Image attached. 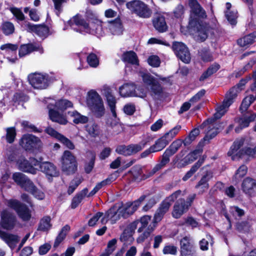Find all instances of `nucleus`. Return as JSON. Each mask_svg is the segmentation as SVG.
<instances>
[{
	"mask_svg": "<svg viewBox=\"0 0 256 256\" xmlns=\"http://www.w3.org/2000/svg\"><path fill=\"white\" fill-rule=\"evenodd\" d=\"M140 76L148 86L151 96L155 98H160L163 94L164 89L159 81L146 72H140Z\"/></svg>",
	"mask_w": 256,
	"mask_h": 256,
	"instance_id": "1",
	"label": "nucleus"
},
{
	"mask_svg": "<svg viewBox=\"0 0 256 256\" xmlns=\"http://www.w3.org/2000/svg\"><path fill=\"white\" fill-rule=\"evenodd\" d=\"M127 8L142 18H149L152 10L144 2L140 0H132L126 4Z\"/></svg>",
	"mask_w": 256,
	"mask_h": 256,
	"instance_id": "2",
	"label": "nucleus"
},
{
	"mask_svg": "<svg viewBox=\"0 0 256 256\" xmlns=\"http://www.w3.org/2000/svg\"><path fill=\"white\" fill-rule=\"evenodd\" d=\"M87 103L92 110L98 116H101L104 112L102 99L96 92L90 90L88 94Z\"/></svg>",
	"mask_w": 256,
	"mask_h": 256,
	"instance_id": "3",
	"label": "nucleus"
},
{
	"mask_svg": "<svg viewBox=\"0 0 256 256\" xmlns=\"http://www.w3.org/2000/svg\"><path fill=\"white\" fill-rule=\"evenodd\" d=\"M78 163L76 157L68 150L64 152L62 156V170L66 175L74 174L77 170Z\"/></svg>",
	"mask_w": 256,
	"mask_h": 256,
	"instance_id": "4",
	"label": "nucleus"
},
{
	"mask_svg": "<svg viewBox=\"0 0 256 256\" xmlns=\"http://www.w3.org/2000/svg\"><path fill=\"white\" fill-rule=\"evenodd\" d=\"M240 90L236 87H233L226 94L222 104L217 108L216 112L214 114L215 119L220 118L228 110V108L234 102Z\"/></svg>",
	"mask_w": 256,
	"mask_h": 256,
	"instance_id": "5",
	"label": "nucleus"
},
{
	"mask_svg": "<svg viewBox=\"0 0 256 256\" xmlns=\"http://www.w3.org/2000/svg\"><path fill=\"white\" fill-rule=\"evenodd\" d=\"M181 194L182 191L180 190H176L162 202L155 213L154 216V220L155 222H157L162 220L164 216L168 210L172 202H174Z\"/></svg>",
	"mask_w": 256,
	"mask_h": 256,
	"instance_id": "6",
	"label": "nucleus"
},
{
	"mask_svg": "<svg viewBox=\"0 0 256 256\" xmlns=\"http://www.w3.org/2000/svg\"><path fill=\"white\" fill-rule=\"evenodd\" d=\"M6 204L8 207L14 210L22 220L28 221L30 219V211L26 205L18 200L14 199L7 200Z\"/></svg>",
	"mask_w": 256,
	"mask_h": 256,
	"instance_id": "7",
	"label": "nucleus"
},
{
	"mask_svg": "<svg viewBox=\"0 0 256 256\" xmlns=\"http://www.w3.org/2000/svg\"><path fill=\"white\" fill-rule=\"evenodd\" d=\"M150 142V138H148L138 144H130L127 146L120 145L116 147V152L120 154L125 156H130L142 150Z\"/></svg>",
	"mask_w": 256,
	"mask_h": 256,
	"instance_id": "8",
	"label": "nucleus"
},
{
	"mask_svg": "<svg viewBox=\"0 0 256 256\" xmlns=\"http://www.w3.org/2000/svg\"><path fill=\"white\" fill-rule=\"evenodd\" d=\"M30 84L35 88L45 89L49 85L50 78L46 74L34 73L28 76Z\"/></svg>",
	"mask_w": 256,
	"mask_h": 256,
	"instance_id": "9",
	"label": "nucleus"
},
{
	"mask_svg": "<svg viewBox=\"0 0 256 256\" xmlns=\"http://www.w3.org/2000/svg\"><path fill=\"white\" fill-rule=\"evenodd\" d=\"M172 48L177 58L185 64H188L191 55L187 46L182 42H174Z\"/></svg>",
	"mask_w": 256,
	"mask_h": 256,
	"instance_id": "10",
	"label": "nucleus"
},
{
	"mask_svg": "<svg viewBox=\"0 0 256 256\" xmlns=\"http://www.w3.org/2000/svg\"><path fill=\"white\" fill-rule=\"evenodd\" d=\"M16 162V166L20 170L32 174H36V169L34 166L39 164V162L36 158H30L28 160L24 156L18 157Z\"/></svg>",
	"mask_w": 256,
	"mask_h": 256,
	"instance_id": "11",
	"label": "nucleus"
},
{
	"mask_svg": "<svg viewBox=\"0 0 256 256\" xmlns=\"http://www.w3.org/2000/svg\"><path fill=\"white\" fill-rule=\"evenodd\" d=\"M20 144L26 150H33L42 146L40 140L30 134H26L22 136L20 140Z\"/></svg>",
	"mask_w": 256,
	"mask_h": 256,
	"instance_id": "12",
	"label": "nucleus"
},
{
	"mask_svg": "<svg viewBox=\"0 0 256 256\" xmlns=\"http://www.w3.org/2000/svg\"><path fill=\"white\" fill-rule=\"evenodd\" d=\"M180 248L181 256H196L192 240L189 236H186L181 239Z\"/></svg>",
	"mask_w": 256,
	"mask_h": 256,
	"instance_id": "13",
	"label": "nucleus"
},
{
	"mask_svg": "<svg viewBox=\"0 0 256 256\" xmlns=\"http://www.w3.org/2000/svg\"><path fill=\"white\" fill-rule=\"evenodd\" d=\"M145 198V196H142L138 200L132 202H128L122 204L121 206H118L120 212L122 213L123 218H126L132 214L137 210L141 202L144 200Z\"/></svg>",
	"mask_w": 256,
	"mask_h": 256,
	"instance_id": "14",
	"label": "nucleus"
},
{
	"mask_svg": "<svg viewBox=\"0 0 256 256\" xmlns=\"http://www.w3.org/2000/svg\"><path fill=\"white\" fill-rule=\"evenodd\" d=\"M103 90L104 93L106 98L108 105L110 108L111 112L112 113V115L115 118L114 126H115L116 128H118V130H120L121 127L118 124V122L116 119V98L112 94V91L109 88L104 87ZM110 125L112 127L113 126L112 124H110Z\"/></svg>",
	"mask_w": 256,
	"mask_h": 256,
	"instance_id": "15",
	"label": "nucleus"
},
{
	"mask_svg": "<svg viewBox=\"0 0 256 256\" xmlns=\"http://www.w3.org/2000/svg\"><path fill=\"white\" fill-rule=\"evenodd\" d=\"M16 222V217L12 212L7 210L2 212L0 224L4 228L12 230L14 228Z\"/></svg>",
	"mask_w": 256,
	"mask_h": 256,
	"instance_id": "16",
	"label": "nucleus"
},
{
	"mask_svg": "<svg viewBox=\"0 0 256 256\" xmlns=\"http://www.w3.org/2000/svg\"><path fill=\"white\" fill-rule=\"evenodd\" d=\"M121 217H123V214L122 212H120L119 206H114L105 213L104 216L101 219V222L102 224H106L108 220H110L112 224H114Z\"/></svg>",
	"mask_w": 256,
	"mask_h": 256,
	"instance_id": "17",
	"label": "nucleus"
},
{
	"mask_svg": "<svg viewBox=\"0 0 256 256\" xmlns=\"http://www.w3.org/2000/svg\"><path fill=\"white\" fill-rule=\"evenodd\" d=\"M190 206L189 202H186L184 198H180L178 200L173 208L172 216L176 218H180L185 213Z\"/></svg>",
	"mask_w": 256,
	"mask_h": 256,
	"instance_id": "18",
	"label": "nucleus"
},
{
	"mask_svg": "<svg viewBox=\"0 0 256 256\" xmlns=\"http://www.w3.org/2000/svg\"><path fill=\"white\" fill-rule=\"evenodd\" d=\"M26 26L28 32H34L38 36L44 38H46L49 35L50 28L44 24H34L28 22Z\"/></svg>",
	"mask_w": 256,
	"mask_h": 256,
	"instance_id": "19",
	"label": "nucleus"
},
{
	"mask_svg": "<svg viewBox=\"0 0 256 256\" xmlns=\"http://www.w3.org/2000/svg\"><path fill=\"white\" fill-rule=\"evenodd\" d=\"M38 166H39L40 171L45 174L48 178L56 177L59 174V172L56 166L50 162H39Z\"/></svg>",
	"mask_w": 256,
	"mask_h": 256,
	"instance_id": "20",
	"label": "nucleus"
},
{
	"mask_svg": "<svg viewBox=\"0 0 256 256\" xmlns=\"http://www.w3.org/2000/svg\"><path fill=\"white\" fill-rule=\"evenodd\" d=\"M48 108L49 110L50 118L52 122H58L60 124H66L68 123V120L65 116L54 110L56 108H54L53 103H49L48 105Z\"/></svg>",
	"mask_w": 256,
	"mask_h": 256,
	"instance_id": "21",
	"label": "nucleus"
},
{
	"mask_svg": "<svg viewBox=\"0 0 256 256\" xmlns=\"http://www.w3.org/2000/svg\"><path fill=\"white\" fill-rule=\"evenodd\" d=\"M68 24L71 26L74 24L78 26H80L87 33L92 32V29L89 24L78 14L74 16L72 20H69L68 21Z\"/></svg>",
	"mask_w": 256,
	"mask_h": 256,
	"instance_id": "22",
	"label": "nucleus"
},
{
	"mask_svg": "<svg viewBox=\"0 0 256 256\" xmlns=\"http://www.w3.org/2000/svg\"><path fill=\"white\" fill-rule=\"evenodd\" d=\"M243 144L244 140H242L234 142L228 152V156H230L232 160H236L242 157L244 152H242V150H239V149L242 146Z\"/></svg>",
	"mask_w": 256,
	"mask_h": 256,
	"instance_id": "23",
	"label": "nucleus"
},
{
	"mask_svg": "<svg viewBox=\"0 0 256 256\" xmlns=\"http://www.w3.org/2000/svg\"><path fill=\"white\" fill-rule=\"evenodd\" d=\"M18 48V44H13L11 43H7L4 44L0 46V50H4L6 54L14 55V57L11 58L8 56L7 58L10 62H14L15 60L17 59L16 52Z\"/></svg>",
	"mask_w": 256,
	"mask_h": 256,
	"instance_id": "24",
	"label": "nucleus"
},
{
	"mask_svg": "<svg viewBox=\"0 0 256 256\" xmlns=\"http://www.w3.org/2000/svg\"><path fill=\"white\" fill-rule=\"evenodd\" d=\"M109 29L113 35H121L124 31V26L120 18L118 16L114 20L108 22Z\"/></svg>",
	"mask_w": 256,
	"mask_h": 256,
	"instance_id": "25",
	"label": "nucleus"
},
{
	"mask_svg": "<svg viewBox=\"0 0 256 256\" xmlns=\"http://www.w3.org/2000/svg\"><path fill=\"white\" fill-rule=\"evenodd\" d=\"M152 22L154 27L158 32L163 33L167 31L168 26L164 16L158 15L153 18Z\"/></svg>",
	"mask_w": 256,
	"mask_h": 256,
	"instance_id": "26",
	"label": "nucleus"
},
{
	"mask_svg": "<svg viewBox=\"0 0 256 256\" xmlns=\"http://www.w3.org/2000/svg\"><path fill=\"white\" fill-rule=\"evenodd\" d=\"M213 118H209L202 124V126H208V131L206 132L204 138L212 139L214 138L218 132V128L217 125L213 124Z\"/></svg>",
	"mask_w": 256,
	"mask_h": 256,
	"instance_id": "27",
	"label": "nucleus"
},
{
	"mask_svg": "<svg viewBox=\"0 0 256 256\" xmlns=\"http://www.w3.org/2000/svg\"><path fill=\"white\" fill-rule=\"evenodd\" d=\"M256 39V30L252 32L237 40V44L240 47L248 48L252 44Z\"/></svg>",
	"mask_w": 256,
	"mask_h": 256,
	"instance_id": "28",
	"label": "nucleus"
},
{
	"mask_svg": "<svg viewBox=\"0 0 256 256\" xmlns=\"http://www.w3.org/2000/svg\"><path fill=\"white\" fill-rule=\"evenodd\" d=\"M40 46L36 44L28 43L22 44L18 49V55L20 58L26 56L34 52L38 51Z\"/></svg>",
	"mask_w": 256,
	"mask_h": 256,
	"instance_id": "29",
	"label": "nucleus"
},
{
	"mask_svg": "<svg viewBox=\"0 0 256 256\" xmlns=\"http://www.w3.org/2000/svg\"><path fill=\"white\" fill-rule=\"evenodd\" d=\"M172 156V154H170V153L166 150L162 156V158L159 164H156L152 168V170L148 172L147 176H145V178H146L152 176L156 172L164 166L167 164L169 162L170 157Z\"/></svg>",
	"mask_w": 256,
	"mask_h": 256,
	"instance_id": "30",
	"label": "nucleus"
},
{
	"mask_svg": "<svg viewBox=\"0 0 256 256\" xmlns=\"http://www.w3.org/2000/svg\"><path fill=\"white\" fill-rule=\"evenodd\" d=\"M0 238L7 244L12 249H14L15 248L19 240L18 237L17 236L10 234L1 230H0Z\"/></svg>",
	"mask_w": 256,
	"mask_h": 256,
	"instance_id": "31",
	"label": "nucleus"
},
{
	"mask_svg": "<svg viewBox=\"0 0 256 256\" xmlns=\"http://www.w3.org/2000/svg\"><path fill=\"white\" fill-rule=\"evenodd\" d=\"M122 60L128 64H139V60L136 54L133 50L126 51L122 55Z\"/></svg>",
	"mask_w": 256,
	"mask_h": 256,
	"instance_id": "32",
	"label": "nucleus"
},
{
	"mask_svg": "<svg viewBox=\"0 0 256 256\" xmlns=\"http://www.w3.org/2000/svg\"><path fill=\"white\" fill-rule=\"evenodd\" d=\"M135 86L132 84H126L119 88L120 95L122 97L134 96Z\"/></svg>",
	"mask_w": 256,
	"mask_h": 256,
	"instance_id": "33",
	"label": "nucleus"
},
{
	"mask_svg": "<svg viewBox=\"0 0 256 256\" xmlns=\"http://www.w3.org/2000/svg\"><path fill=\"white\" fill-rule=\"evenodd\" d=\"M256 186V180L247 177L244 179L242 184V188L243 192L246 194H250L254 188Z\"/></svg>",
	"mask_w": 256,
	"mask_h": 256,
	"instance_id": "34",
	"label": "nucleus"
},
{
	"mask_svg": "<svg viewBox=\"0 0 256 256\" xmlns=\"http://www.w3.org/2000/svg\"><path fill=\"white\" fill-rule=\"evenodd\" d=\"M202 152V150L200 149L196 150H194L193 152L190 153L188 154L184 160H182V162H184L182 164H180L179 167L182 168L184 167L190 163H192V162H194V160H196L198 155H200Z\"/></svg>",
	"mask_w": 256,
	"mask_h": 256,
	"instance_id": "35",
	"label": "nucleus"
},
{
	"mask_svg": "<svg viewBox=\"0 0 256 256\" xmlns=\"http://www.w3.org/2000/svg\"><path fill=\"white\" fill-rule=\"evenodd\" d=\"M88 192V190L84 188L72 200L71 208L73 209L76 208L85 198Z\"/></svg>",
	"mask_w": 256,
	"mask_h": 256,
	"instance_id": "36",
	"label": "nucleus"
},
{
	"mask_svg": "<svg viewBox=\"0 0 256 256\" xmlns=\"http://www.w3.org/2000/svg\"><path fill=\"white\" fill-rule=\"evenodd\" d=\"M68 114L73 118L72 121L76 124H84L88 121V118L82 115L76 111L68 112Z\"/></svg>",
	"mask_w": 256,
	"mask_h": 256,
	"instance_id": "37",
	"label": "nucleus"
},
{
	"mask_svg": "<svg viewBox=\"0 0 256 256\" xmlns=\"http://www.w3.org/2000/svg\"><path fill=\"white\" fill-rule=\"evenodd\" d=\"M212 173L211 172H207L202 178L200 180L196 186V188H202L207 190L208 188V182L212 178Z\"/></svg>",
	"mask_w": 256,
	"mask_h": 256,
	"instance_id": "38",
	"label": "nucleus"
},
{
	"mask_svg": "<svg viewBox=\"0 0 256 256\" xmlns=\"http://www.w3.org/2000/svg\"><path fill=\"white\" fill-rule=\"evenodd\" d=\"M169 142L163 136L160 138H158L154 143V144L152 146V148L154 152H159L164 149L168 144Z\"/></svg>",
	"mask_w": 256,
	"mask_h": 256,
	"instance_id": "39",
	"label": "nucleus"
},
{
	"mask_svg": "<svg viewBox=\"0 0 256 256\" xmlns=\"http://www.w3.org/2000/svg\"><path fill=\"white\" fill-rule=\"evenodd\" d=\"M86 156L90 158V162L86 164L84 170L86 173H90L94 166L96 154L92 152L89 151L86 152Z\"/></svg>",
	"mask_w": 256,
	"mask_h": 256,
	"instance_id": "40",
	"label": "nucleus"
},
{
	"mask_svg": "<svg viewBox=\"0 0 256 256\" xmlns=\"http://www.w3.org/2000/svg\"><path fill=\"white\" fill-rule=\"evenodd\" d=\"M54 104V108L58 110H64L67 108L72 106V104L71 102L67 100H60L56 102H52Z\"/></svg>",
	"mask_w": 256,
	"mask_h": 256,
	"instance_id": "41",
	"label": "nucleus"
},
{
	"mask_svg": "<svg viewBox=\"0 0 256 256\" xmlns=\"http://www.w3.org/2000/svg\"><path fill=\"white\" fill-rule=\"evenodd\" d=\"M198 54L201 60L204 62L213 60V56L208 49L204 48L198 52Z\"/></svg>",
	"mask_w": 256,
	"mask_h": 256,
	"instance_id": "42",
	"label": "nucleus"
},
{
	"mask_svg": "<svg viewBox=\"0 0 256 256\" xmlns=\"http://www.w3.org/2000/svg\"><path fill=\"white\" fill-rule=\"evenodd\" d=\"M182 143L183 141L181 140H176L171 144L170 146L166 150L170 153V154L172 156L182 146Z\"/></svg>",
	"mask_w": 256,
	"mask_h": 256,
	"instance_id": "43",
	"label": "nucleus"
},
{
	"mask_svg": "<svg viewBox=\"0 0 256 256\" xmlns=\"http://www.w3.org/2000/svg\"><path fill=\"white\" fill-rule=\"evenodd\" d=\"M197 33L200 42H204L208 36V28L203 25L200 24L197 27Z\"/></svg>",
	"mask_w": 256,
	"mask_h": 256,
	"instance_id": "44",
	"label": "nucleus"
},
{
	"mask_svg": "<svg viewBox=\"0 0 256 256\" xmlns=\"http://www.w3.org/2000/svg\"><path fill=\"white\" fill-rule=\"evenodd\" d=\"M112 179L113 178L112 176H110L102 182L98 183L94 189L89 193L88 196H94L103 186L110 184L113 180Z\"/></svg>",
	"mask_w": 256,
	"mask_h": 256,
	"instance_id": "45",
	"label": "nucleus"
},
{
	"mask_svg": "<svg viewBox=\"0 0 256 256\" xmlns=\"http://www.w3.org/2000/svg\"><path fill=\"white\" fill-rule=\"evenodd\" d=\"M256 100V98L253 95L246 96L242 102L240 107V110L243 112L246 111L250 106Z\"/></svg>",
	"mask_w": 256,
	"mask_h": 256,
	"instance_id": "46",
	"label": "nucleus"
},
{
	"mask_svg": "<svg viewBox=\"0 0 256 256\" xmlns=\"http://www.w3.org/2000/svg\"><path fill=\"white\" fill-rule=\"evenodd\" d=\"M14 26L10 22H5L2 24V30L6 36L12 34L14 32Z\"/></svg>",
	"mask_w": 256,
	"mask_h": 256,
	"instance_id": "47",
	"label": "nucleus"
},
{
	"mask_svg": "<svg viewBox=\"0 0 256 256\" xmlns=\"http://www.w3.org/2000/svg\"><path fill=\"white\" fill-rule=\"evenodd\" d=\"M214 241L210 235H206L205 238H202L200 242V248L202 250H206L208 249L209 244L212 246Z\"/></svg>",
	"mask_w": 256,
	"mask_h": 256,
	"instance_id": "48",
	"label": "nucleus"
},
{
	"mask_svg": "<svg viewBox=\"0 0 256 256\" xmlns=\"http://www.w3.org/2000/svg\"><path fill=\"white\" fill-rule=\"evenodd\" d=\"M220 68L219 65H212L200 78V81H204Z\"/></svg>",
	"mask_w": 256,
	"mask_h": 256,
	"instance_id": "49",
	"label": "nucleus"
},
{
	"mask_svg": "<svg viewBox=\"0 0 256 256\" xmlns=\"http://www.w3.org/2000/svg\"><path fill=\"white\" fill-rule=\"evenodd\" d=\"M225 16L229 23L232 26L237 24L238 12L234 11H226Z\"/></svg>",
	"mask_w": 256,
	"mask_h": 256,
	"instance_id": "50",
	"label": "nucleus"
},
{
	"mask_svg": "<svg viewBox=\"0 0 256 256\" xmlns=\"http://www.w3.org/2000/svg\"><path fill=\"white\" fill-rule=\"evenodd\" d=\"M132 234L129 232L128 230H124L120 236V240L125 244H130L132 243L134 238L132 236Z\"/></svg>",
	"mask_w": 256,
	"mask_h": 256,
	"instance_id": "51",
	"label": "nucleus"
},
{
	"mask_svg": "<svg viewBox=\"0 0 256 256\" xmlns=\"http://www.w3.org/2000/svg\"><path fill=\"white\" fill-rule=\"evenodd\" d=\"M200 134V130L198 128L194 129L184 140L183 143L184 146L189 145Z\"/></svg>",
	"mask_w": 256,
	"mask_h": 256,
	"instance_id": "52",
	"label": "nucleus"
},
{
	"mask_svg": "<svg viewBox=\"0 0 256 256\" xmlns=\"http://www.w3.org/2000/svg\"><path fill=\"white\" fill-rule=\"evenodd\" d=\"M51 226L50 217L46 216L41 220L38 228L40 230L46 231L48 230Z\"/></svg>",
	"mask_w": 256,
	"mask_h": 256,
	"instance_id": "53",
	"label": "nucleus"
},
{
	"mask_svg": "<svg viewBox=\"0 0 256 256\" xmlns=\"http://www.w3.org/2000/svg\"><path fill=\"white\" fill-rule=\"evenodd\" d=\"M14 181L20 186L28 178L24 174L20 172H16L12 175Z\"/></svg>",
	"mask_w": 256,
	"mask_h": 256,
	"instance_id": "54",
	"label": "nucleus"
},
{
	"mask_svg": "<svg viewBox=\"0 0 256 256\" xmlns=\"http://www.w3.org/2000/svg\"><path fill=\"white\" fill-rule=\"evenodd\" d=\"M84 54L86 55V62L88 64H100V58L95 53L91 52L87 54L85 52Z\"/></svg>",
	"mask_w": 256,
	"mask_h": 256,
	"instance_id": "55",
	"label": "nucleus"
},
{
	"mask_svg": "<svg viewBox=\"0 0 256 256\" xmlns=\"http://www.w3.org/2000/svg\"><path fill=\"white\" fill-rule=\"evenodd\" d=\"M154 230V228L150 225L146 230L140 234L139 236L137 238L136 241L138 243H141L144 242L146 239H147L150 236V234Z\"/></svg>",
	"mask_w": 256,
	"mask_h": 256,
	"instance_id": "56",
	"label": "nucleus"
},
{
	"mask_svg": "<svg viewBox=\"0 0 256 256\" xmlns=\"http://www.w3.org/2000/svg\"><path fill=\"white\" fill-rule=\"evenodd\" d=\"M180 129L181 126L178 125L164 136L170 142L178 134Z\"/></svg>",
	"mask_w": 256,
	"mask_h": 256,
	"instance_id": "57",
	"label": "nucleus"
},
{
	"mask_svg": "<svg viewBox=\"0 0 256 256\" xmlns=\"http://www.w3.org/2000/svg\"><path fill=\"white\" fill-rule=\"evenodd\" d=\"M10 10L18 20L20 21L24 20V15L20 8L16 7H12L10 8Z\"/></svg>",
	"mask_w": 256,
	"mask_h": 256,
	"instance_id": "58",
	"label": "nucleus"
},
{
	"mask_svg": "<svg viewBox=\"0 0 256 256\" xmlns=\"http://www.w3.org/2000/svg\"><path fill=\"white\" fill-rule=\"evenodd\" d=\"M151 217L148 216H144L141 218L139 221V223L140 224L141 226L138 229V232H142L144 228H146L150 222V221Z\"/></svg>",
	"mask_w": 256,
	"mask_h": 256,
	"instance_id": "59",
	"label": "nucleus"
},
{
	"mask_svg": "<svg viewBox=\"0 0 256 256\" xmlns=\"http://www.w3.org/2000/svg\"><path fill=\"white\" fill-rule=\"evenodd\" d=\"M16 136V132L14 128L12 127L6 128V138L8 142L12 143L14 140Z\"/></svg>",
	"mask_w": 256,
	"mask_h": 256,
	"instance_id": "60",
	"label": "nucleus"
},
{
	"mask_svg": "<svg viewBox=\"0 0 256 256\" xmlns=\"http://www.w3.org/2000/svg\"><path fill=\"white\" fill-rule=\"evenodd\" d=\"M191 12L194 16L198 18H206V12L201 6L191 10Z\"/></svg>",
	"mask_w": 256,
	"mask_h": 256,
	"instance_id": "61",
	"label": "nucleus"
},
{
	"mask_svg": "<svg viewBox=\"0 0 256 256\" xmlns=\"http://www.w3.org/2000/svg\"><path fill=\"white\" fill-rule=\"evenodd\" d=\"M184 12V6L181 4H178L174 10V16L176 18H182Z\"/></svg>",
	"mask_w": 256,
	"mask_h": 256,
	"instance_id": "62",
	"label": "nucleus"
},
{
	"mask_svg": "<svg viewBox=\"0 0 256 256\" xmlns=\"http://www.w3.org/2000/svg\"><path fill=\"white\" fill-rule=\"evenodd\" d=\"M86 130L88 134L93 137H95L98 134V128L94 124H90L86 126Z\"/></svg>",
	"mask_w": 256,
	"mask_h": 256,
	"instance_id": "63",
	"label": "nucleus"
},
{
	"mask_svg": "<svg viewBox=\"0 0 256 256\" xmlns=\"http://www.w3.org/2000/svg\"><path fill=\"white\" fill-rule=\"evenodd\" d=\"M20 187L26 191L31 193L35 190L36 188L34 183L28 178L26 180L25 182Z\"/></svg>",
	"mask_w": 256,
	"mask_h": 256,
	"instance_id": "64",
	"label": "nucleus"
}]
</instances>
